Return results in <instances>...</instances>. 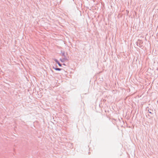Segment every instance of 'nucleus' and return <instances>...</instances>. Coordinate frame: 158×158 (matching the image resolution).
<instances>
[{
	"label": "nucleus",
	"mask_w": 158,
	"mask_h": 158,
	"mask_svg": "<svg viewBox=\"0 0 158 158\" xmlns=\"http://www.w3.org/2000/svg\"><path fill=\"white\" fill-rule=\"evenodd\" d=\"M54 69L56 70L60 71L61 70V69L58 68H54Z\"/></svg>",
	"instance_id": "1"
},
{
	"label": "nucleus",
	"mask_w": 158,
	"mask_h": 158,
	"mask_svg": "<svg viewBox=\"0 0 158 158\" xmlns=\"http://www.w3.org/2000/svg\"><path fill=\"white\" fill-rule=\"evenodd\" d=\"M57 63H58V65H59L60 66H61V64H60V63L59 62H57Z\"/></svg>",
	"instance_id": "2"
},
{
	"label": "nucleus",
	"mask_w": 158,
	"mask_h": 158,
	"mask_svg": "<svg viewBox=\"0 0 158 158\" xmlns=\"http://www.w3.org/2000/svg\"><path fill=\"white\" fill-rule=\"evenodd\" d=\"M55 60V61L57 63V62H58V61H57V60H56V59Z\"/></svg>",
	"instance_id": "3"
}]
</instances>
